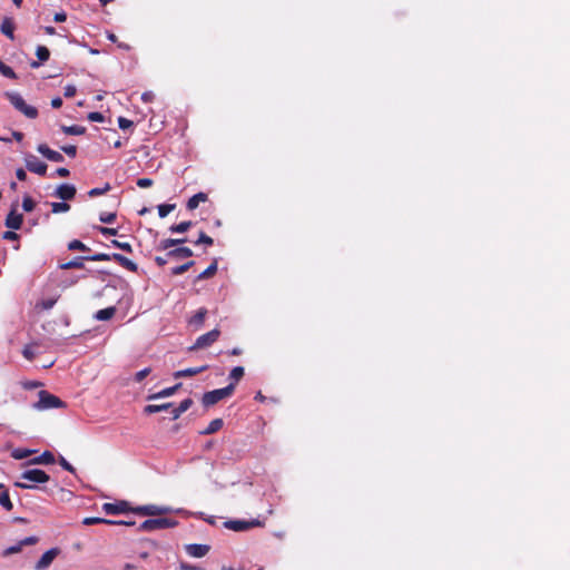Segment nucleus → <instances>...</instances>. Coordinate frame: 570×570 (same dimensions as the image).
Here are the masks:
<instances>
[{
  "label": "nucleus",
  "instance_id": "obj_1",
  "mask_svg": "<svg viewBox=\"0 0 570 570\" xmlns=\"http://www.w3.org/2000/svg\"><path fill=\"white\" fill-rule=\"evenodd\" d=\"M7 99L10 104L27 118L35 119L38 116L36 107L28 105L22 96L18 92H6Z\"/></svg>",
  "mask_w": 570,
  "mask_h": 570
},
{
  "label": "nucleus",
  "instance_id": "obj_2",
  "mask_svg": "<svg viewBox=\"0 0 570 570\" xmlns=\"http://www.w3.org/2000/svg\"><path fill=\"white\" fill-rule=\"evenodd\" d=\"M234 389H235V383H230L226 387L206 392L203 395L202 402H203L204 406H206V407L212 406V405L218 403L219 401H222L223 399L230 396L234 392Z\"/></svg>",
  "mask_w": 570,
  "mask_h": 570
},
{
  "label": "nucleus",
  "instance_id": "obj_3",
  "mask_svg": "<svg viewBox=\"0 0 570 570\" xmlns=\"http://www.w3.org/2000/svg\"><path fill=\"white\" fill-rule=\"evenodd\" d=\"M65 406V403L53 394L47 391L39 392V400L33 404V407L39 411L58 409Z\"/></svg>",
  "mask_w": 570,
  "mask_h": 570
},
{
  "label": "nucleus",
  "instance_id": "obj_4",
  "mask_svg": "<svg viewBox=\"0 0 570 570\" xmlns=\"http://www.w3.org/2000/svg\"><path fill=\"white\" fill-rule=\"evenodd\" d=\"M177 521L170 518H155L144 521L139 525L140 531L151 532L160 529L174 528Z\"/></svg>",
  "mask_w": 570,
  "mask_h": 570
},
{
  "label": "nucleus",
  "instance_id": "obj_5",
  "mask_svg": "<svg viewBox=\"0 0 570 570\" xmlns=\"http://www.w3.org/2000/svg\"><path fill=\"white\" fill-rule=\"evenodd\" d=\"M220 332L215 328L206 334L200 335L195 344L189 347V351L200 350L210 346L215 343L219 337Z\"/></svg>",
  "mask_w": 570,
  "mask_h": 570
},
{
  "label": "nucleus",
  "instance_id": "obj_6",
  "mask_svg": "<svg viewBox=\"0 0 570 570\" xmlns=\"http://www.w3.org/2000/svg\"><path fill=\"white\" fill-rule=\"evenodd\" d=\"M24 161L27 169L31 173L38 174L40 176L46 175L48 168L47 165L39 160L35 155L28 154L24 157Z\"/></svg>",
  "mask_w": 570,
  "mask_h": 570
},
{
  "label": "nucleus",
  "instance_id": "obj_7",
  "mask_svg": "<svg viewBox=\"0 0 570 570\" xmlns=\"http://www.w3.org/2000/svg\"><path fill=\"white\" fill-rule=\"evenodd\" d=\"M261 525L258 520L244 521V520H229L225 522V527L229 530L240 532L246 531L250 528Z\"/></svg>",
  "mask_w": 570,
  "mask_h": 570
},
{
  "label": "nucleus",
  "instance_id": "obj_8",
  "mask_svg": "<svg viewBox=\"0 0 570 570\" xmlns=\"http://www.w3.org/2000/svg\"><path fill=\"white\" fill-rule=\"evenodd\" d=\"M22 480H27L33 483H46L50 476L40 469L27 470L21 474Z\"/></svg>",
  "mask_w": 570,
  "mask_h": 570
},
{
  "label": "nucleus",
  "instance_id": "obj_9",
  "mask_svg": "<svg viewBox=\"0 0 570 570\" xmlns=\"http://www.w3.org/2000/svg\"><path fill=\"white\" fill-rule=\"evenodd\" d=\"M37 542H38V538L37 537H33V535L27 537V538L20 540L18 543H16V544L4 549L2 551V557H9L11 554L19 553V552H21L23 547H26V546H33Z\"/></svg>",
  "mask_w": 570,
  "mask_h": 570
},
{
  "label": "nucleus",
  "instance_id": "obj_10",
  "mask_svg": "<svg viewBox=\"0 0 570 570\" xmlns=\"http://www.w3.org/2000/svg\"><path fill=\"white\" fill-rule=\"evenodd\" d=\"M60 550L58 548H52L48 551H46L41 558L38 560V562L35 566L36 570H47L52 561L56 559V557L59 554Z\"/></svg>",
  "mask_w": 570,
  "mask_h": 570
},
{
  "label": "nucleus",
  "instance_id": "obj_11",
  "mask_svg": "<svg viewBox=\"0 0 570 570\" xmlns=\"http://www.w3.org/2000/svg\"><path fill=\"white\" fill-rule=\"evenodd\" d=\"M170 509L168 507H161V505H155V504H148V505H141L134 509V512L141 514V515H161L167 512H169Z\"/></svg>",
  "mask_w": 570,
  "mask_h": 570
},
{
  "label": "nucleus",
  "instance_id": "obj_12",
  "mask_svg": "<svg viewBox=\"0 0 570 570\" xmlns=\"http://www.w3.org/2000/svg\"><path fill=\"white\" fill-rule=\"evenodd\" d=\"M76 193H77V189L73 185L61 184L55 189L53 196L67 202V200L73 199L76 196Z\"/></svg>",
  "mask_w": 570,
  "mask_h": 570
},
{
  "label": "nucleus",
  "instance_id": "obj_13",
  "mask_svg": "<svg viewBox=\"0 0 570 570\" xmlns=\"http://www.w3.org/2000/svg\"><path fill=\"white\" fill-rule=\"evenodd\" d=\"M37 150L48 160L53 163H61L65 160L62 154L59 151L50 149L46 144H40L37 147Z\"/></svg>",
  "mask_w": 570,
  "mask_h": 570
},
{
  "label": "nucleus",
  "instance_id": "obj_14",
  "mask_svg": "<svg viewBox=\"0 0 570 570\" xmlns=\"http://www.w3.org/2000/svg\"><path fill=\"white\" fill-rule=\"evenodd\" d=\"M209 551V546L207 544H187L186 546V552L194 558H203L205 557Z\"/></svg>",
  "mask_w": 570,
  "mask_h": 570
},
{
  "label": "nucleus",
  "instance_id": "obj_15",
  "mask_svg": "<svg viewBox=\"0 0 570 570\" xmlns=\"http://www.w3.org/2000/svg\"><path fill=\"white\" fill-rule=\"evenodd\" d=\"M128 503L125 501H121L119 503H105L102 505V510L107 514H120L128 511Z\"/></svg>",
  "mask_w": 570,
  "mask_h": 570
},
{
  "label": "nucleus",
  "instance_id": "obj_16",
  "mask_svg": "<svg viewBox=\"0 0 570 570\" xmlns=\"http://www.w3.org/2000/svg\"><path fill=\"white\" fill-rule=\"evenodd\" d=\"M23 216L21 214L11 210L6 218V226L16 230L19 229L22 225Z\"/></svg>",
  "mask_w": 570,
  "mask_h": 570
},
{
  "label": "nucleus",
  "instance_id": "obj_17",
  "mask_svg": "<svg viewBox=\"0 0 570 570\" xmlns=\"http://www.w3.org/2000/svg\"><path fill=\"white\" fill-rule=\"evenodd\" d=\"M208 368V365H203V366H199V367H189V368H185V370H180V371H176L173 376L175 379H180V377H189V376H194V375H197L204 371H206Z\"/></svg>",
  "mask_w": 570,
  "mask_h": 570
},
{
  "label": "nucleus",
  "instance_id": "obj_18",
  "mask_svg": "<svg viewBox=\"0 0 570 570\" xmlns=\"http://www.w3.org/2000/svg\"><path fill=\"white\" fill-rule=\"evenodd\" d=\"M166 256L176 259L188 258L193 256V250L188 247H177L175 249L168 250Z\"/></svg>",
  "mask_w": 570,
  "mask_h": 570
},
{
  "label": "nucleus",
  "instance_id": "obj_19",
  "mask_svg": "<svg viewBox=\"0 0 570 570\" xmlns=\"http://www.w3.org/2000/svg\"><path fill=\"white\" fill-rule=\"evenodd\" d=\"M112 259L116 261L124 268H126L130 272H137V268H138L137 265L129 258L125 257L124 255L114 253Z\"/></svg>",
  "mask_w": 570,
  "mask_h": 570
},
{
  "label": "nucleus",
  "instance_id": "obj_20",
  "mask_svg": "<svg viewBox=\"0 0 570 570\" xmlns=\"http://www.w3.org/2000/svg\"><path fill=\"white\" fill-rule=\"evenodd\" d=\"M180 386H181V383H178L171 387H166L153 395H149L148 400H158V399H163V397H169V396L174 395Z\"/></svg>",
  "mask_w": 570,
  "mask_h": 570
},
{
  "label": "nucleus",
  "instance_id": "obj_21",
  "mask_svg": "<svg viewBox=\"0 0 570 570\" xmlns=\"http://www.w3.org/2000/svg\"><path fill=\"white\" fill-rule=\"evenodd\" d=\"M14 23L10 18H4L1 23V32L7 36L9 39H14Z\"/></svg>",
  "mask_w": 570,
  "mask_h": 570
},
{
  "label": "nucleus",
  "instance_id": "obj_22",
  "mask_svg": "<svg viewBox=\"0 0 570 570\" xmlns=\"http://www.w3.org/2000/svg\"><path fill=\"white\" fill-rule=\"evenodd\" d=\"M206 200H207V195L204 193H198L188 199L187 208L189 210H194L199 206L200 203H204Z\"/></svg>",
  "mask_w": 570,
  "mask_h": 570
},
{
  "label": "nucleus",
  "instance_id": "obj_23",
  "mask_svg": "<svg viewBox=\"0 0 570 570\" xmlns=\"http://www.w3.org/2000/svg\"><path fill=\"white\" fill-rule=\"evenodd\" d=\"M33 464H52L55 463V456L51 452L45 451L41 455L31 460Z\"/></svg>",
  "mask_w": 570,
  "mask_h": 570
},
{
  "label": "nucleus",
  "instance_id": "obj_24",
  "mask_svg": "<svg viewBox=\"0 0 570 570\" xmlns=\"http://www.w3.org/2000/svg\"><path fill=\"white\" fill-rule=\"evenodd\" d=\"M115 314H116V307L111 306V307H107L104 309H99L95 314V318L98 321H108V320L112 318Z\"/></svg>",
  "mask_w": 570,
  "mask_h": 570
},
{
  "label": "nucleus",
  "instance_id": "obj_25",
  "mask_svg": "<svg viewBox=\"0 0 570 570\" xmlns=\"http://www.w3.org/2000/svg\"><path fill=\"white\" fill-rule=\"evenodd\" d=\"M173 407V403H164V404H150V405H147L144 411L145 413L147 414H153V413H157V412H161V411H166L168 409Z\"/></svg>",
  "mask_w": 570,
  "mask_h": 570
},
{
  "label": "nucleus",
  "instance_id": "obj_26",
  "mask_svg": "<svg viewBox=\"0 0 570 570\" xmlns=\"http://www.w3.org/2000/svg\"><path fill=\"white\" fill-rule=\"evenodd\" d=\"M0 491V505L7 511H11L13 509V504L10 500L8 491L6 490V488Z\"/></svg>",
  "mask_w": 570,
  "mask_h": 570
},
{
  "label": "nucleus",
  "instance_id": "obj_27",
  "mask_svg": "<svg viewBox=\"0 0 570 570\" xmlns=\"http://www.w3.org/2000/svg\"><path fill=\"white\" fill-rule=\"evenodd\" d=\"M185 238H181V239H175V238H167V239H163L159 245H158V248L159 249H163V250H166V249H169L170 247H174V246H177V245H180L183 243H185Z\"/></svg>",
  "mask_w": 570,
  "mask_h": 570
},
{
  "label": "nucleus",
  "instance_id": "obj_28",
  "mask_svg": "<svg viewBox=\"0 0 570 570\" xmlns=\"http://www.w3.org/2000/svg\"><path fill=\"white\" fill-rule=\"evenodd\" d=\"M206 314H207V309L206 308H199L195 313V315L189 320V323L191 325L200 326L204 323V321H205Z\"/></svg>",
  "mask_w": 570,
  "mask_h": 570
},
{
  "label": "nucleus",
  "instance_id": "obj_29",
  "mask_svg": "<svg viewBox=\"0 0 570 570\" xmlns=\"http://www.w3.org/2000/svg\"><path fill=\"white\" fill-rule=\"evenodd\" d=\"M223 426V420L222 419H215L213 420L208 426L202 432V434H213L220 430Z\"/></svg>",
  "mask_w": 570,
  "mask_h": 570
},
{
  "label": "nucleus",
  "instance_id": "obj_30",
  "mask_svg": "<svg viewBox=\"0 0 570 570\" xmlns=\"http://www.w3.org/2000/svg\"><path fill=\"white\" fill-rule=\"evenodd\" d=\"M61 130L66 135H83L86 131V128L78 126V125H72V126H62Z\"/></svg>",
  "mask_w": 570,
  "mask_h": 570
},
{
  "label": "nucleus",
  "instance_id": "obj_31",
  "mask_svg": "<svg viewBox=\"0 0 570 570\" xmlns=\"http://www.w3.org/2000/svg\"><path fill=\"white\" fill-rule=\"evenodd\" d=\"M69 209H70V205L67 204L65 200L61 203H51V212L53 214L67 213V212H69Z\"/></svg>",
  "mask_w": 570,
  "mask_h": 570
},
{
  "label": "nucleus",
  "instance_id": "obj_32",
  "mask_svg": "<svg viewBox=\"0 0 570 570\" xmlns=\"http://www.w3.org/2000/svg\"><path fill=\"white\" fill-rule=\"evenodd\" d=\"M82 523L85 525L99 524V523L109 524V523H114V520H108V519H104V518H96V517H88V518H85L82 520Z\"/></svg>",
  "mask_w": 570,
  "mask_h": 570
},
{
  "label": "nucleus",
  "instance_id": "obj_33",
  "mask_svg": "<svg viewBox=\"0 0 570 570\" xmlns=\"http://www.w3.org/2000/svg\"><path fill=\"white\" fill-rule=\"evenodd\" d=\"M31 453H33L32 450H28V449H14L12 452H11V456L16 460H22V459H26L28 458Z\"/></svg>",
  "mask_w": 570,
  "mask_h": 570
},
{
  "label": "nucleus",
  "instance_id": "obj_34",
  "mask_svg": "<svg viewBox=\"0 0 570 570\" xmlns=\"http://www.w3.org/2000/svg\"><path fill=\"white\" fill-rule=\"evenodd\" d=\"M217 272V263L214 262L213 264H210L203 273H200L197 277V279H205V278H209L212 277L213 275H215V273Z\"/></svg>",
  "mask_w": 570,
  "mask_h": 570
},
{
  "label": "nucleus",
  "instance_id": "obj_35",
  "mask_svg": "<svg viewBox=\"0 0 570 570\" xmlns=\"http://www.w3.org/2000/svg\"><path fill=\"white\" fill-rule=\"evenodd\" d=\"M82 259H83L82 257H77L68 263L62 264L61 268L62 269L82 268L83 267Z\"/></svg>",
  "mask_w": 570,
  "mask_h": 570
},
{
  "label": "nucleus",
  "instance_id": "obj_36",
  "mask_svg": "<svg viewBox=\"0 0 570 570\" xmlns=\"http://www.w3.org/2000/svg\"><path fill=\"white\" fill-rule=\"evenodd\" d=\"M87 261L91 262H106L112 259V254H106V253H98L91 256L85 257Z\"/></svg>",
  "mask_w": 570,
  "mask_h": 570
},
{
  "label": "nucleus",
  "instance_id": "obj_37",
  "mask_svg": "<svg viewBox=\"0 0 570 570\" xmlns=\"http://www.w3.org/2000/svg\"><path fill=\"white\" fill-rule=\"evenodd\" d=\"M191 227V222H181L177 225H173L169 230L171 233H185Z\"/></svg>",
  "mask_w": 570,
  "mask_h": 570
},
{
  "label": "nucleus",
  "instance_id": "obj_38",
  "mask_svg": "<svg viewBox=\"0 0 570 570\" xmlns=\"http://www.w3.org/2000/svg\"><path fill=\"white\" fill-rule=\"evenodd\" d=\"M36 55L41 62L47 61L50 57V52H49L48 48L45 46H38L37 50H36Z\"/></svg>",
  "mask_w": 570,
  "mask_h": 570
},
{
  "label": "nucleus",
  "instance_id": "obj_39",
  "mask_svg": "<svg viewBox=\"0 0 570 570\" xmlns=\"http://www.w3.org/2000/svg\"><path fill=\"white\" fill-rule=\"evenodd\" d=\"M194 265L193 261H189L183 265L171 268V275H180L187 272Z\"/></svg>",
  "mask_w": 570,
  "mask_h": 570
},
{
  "label": "nucleus",
  "instance_id": "obj_40",
  "mask_svg": "<svg viewBox=\"0 0 570 570\" xmlns=\"http://www.w3.org/2000/svg\"><path fill=\"white\" fill-rule=\"evenodd\" d=\"M175 209L173 204H163L158 206V215L160 218H165L170 212Z\"/></svg>",
  "mask_w": 570,
  "mask_h": 570
},
{
  "label": "nucleus",
  "instance_id": "obj_41",
  "mask_svg": "<svg viewBox=\"0 0 570 570\" xmlns=\"http://www.w3.org/2000/svg\"><path fill=\"white\" fill-rule=\"evenodd\" d=\"M0 72L7 78L14 79L17 77L12 68L7 66L2 61H0Z\"/></svg>",
  "mask_w": 570,
  "mask_h": 570
},
{
  "label": "nucleus",
  "instance_id": "obj_42",
  "mask_svg": "<svg viewBox=\"0 0 570 570\" xmlns=\"http://www.w3.org/2000/svg\"><path fill=\"white\" fill-rule=\"evenodd\" d=\"M70 250H89V248L80 240L73 239L68 244Z\"/></svg>",
  "mask_w": 570,
  "mask_h": 570
},
{
  "label": "nucleus",
  "instance_id": "obj_43",
  "mask_svg": "<svg viewBox=\"0 0 570 570\" xmlns=\"http://www.w3.org/2000/svg\"><path fill=\"white\" fill-rule=\"evenodd\" d=\"M244 376V367L236 366L230 371L229 377L235 382H238Z\"/></svg>",
  "mask_w": 570,
  "mask_h": 570
},
{
  "label": "nucleus",
  "instance_id": "obj_44",
  "mask_svg": "<svg viewBox=\"0 0 570 570\" xmlns=\"http://www.w3.org/2000/svg\"><path fill=\"white\" fill-rule=\"evenodd\" d=\"M36 203L32 200L31 197L26 196L22 200V208L24 212H32L35 209Z\"/></svg>",
  "mask_w": 570,
  "mask_h": 570
},
{
  "label": "nucleus",
  "instance_id": "obj_45",
  "mask_svg": "<svg viewBox=\"0 0 570 570\" xmlns=\"http://www.w3.org/2000/svg\"><path fill=\"white\" fill-rule=\"evenodd\" d=\"M99 219L101 223L111 224L116 219V214L115 213H101L99 216Z\"/></svg>",
  "mask_w": 570,
  "mask_h": 570
},
{
  "label": "nucleus",
  "instance_id": "obj_46",
  "mask_svg": "<svg viewBox=\"0 0 570 570\" xmlns=\"http://www.w3.org/2000/svg\"><path fill=\"white\" fill-rule=\"evenodd\" d=\"M111 244L112 246L117 247V248H120L127 253H131L132 252V247L129 243H122V242H119V240H111Z\"/></svg>",
  "mask_w": 570,
  "mask_h": 570
},
{
  "label": "nucleus",
  "instance_id": "obj_47",
  "mask_svg": "<svg viewBox=\"0 0 570 570\" xmlns=\"http://www.w3.org/2000/svg\"><path fill=\"white\" fill-rule=\"evenodd\" d=\"M132 125H134V122L125 117L118 118V126L122 130L130 128Z\"/></svg>",
  "mask_w": 570,
  "mask_h": 570
},
{
  "label": "nucleus",
  "instance_id": "obj_48",
  "mask_svg": "<svg viewBox=\"0 0 570 570\" xmlns=\"http://www.w3.org/2000/svg\"><path fill=\"white\" fill-rule=\"evenodd\" d=\"M59 464L66 471H68L70 473H75V468L63 456H60Z\"/></svg>",
  "mask_w": 570,
  "mask_h": 570
},
{
  "label": "nucleus",
  "instance_id": "obj_49",
  "mask_svg": "<svg viewBox=\"0 0 570 570\" xmlns=\"http://www.w3.org/2000/svg\"><path fill=\"white\" fill-rule=\"evenodd\" d=\"M193 404V400L191 399H185L184 401L180 402V404L177 406V409L184 413L186 412Z\"/></svg>",
  "mask_w": 570,
  "mask_h": 570
},
{
  "label": "nucleus",
  "instance_id": "obj_50",
  "mask_svg": "<svg viewBox=\"0 0 570 570\" xmlns=\"http://www.w3.org/2000/svg\"><path fill=\"white\" fill-rule=\"evenodd\" d=\"M61 150L70 157H75L77 154V147L73 145L62 146Z\"/></svg>",
  "mask_w": 570,
  "mask_h": 570
},
{
  "label": "nucleus",
  "instance_id": "obj_51",
  "mask_svg": "<svg viewBox=\"0 0 570 570\" xmlns=\"http://www.w3.org/2000/svg\"><path fill=\"white\" fill-rule=\"evenodd\" d=\"M57 299L56 298H49V299H43L39 303V305L43 308V309H50L55 306Z\"/></svg>",
  "mask_w": 570,
  "mask_h": 570
},
{
  "label": "nucleus",
  "instance_id": "obj_52",
  "mask_svg": "<svg viewBox=\"0 0 570 570\" xmlns=\"http://www.w3.org/2000/svg\"><path fill=\"white\" fill-rule=\"evenodd\" d=\"M109 185L107 184L105 188H92L88 191V195L90 197H95V196H99V195H102L105 191H107L109 189Z\"/></svg>",
  "mask_w": 570,
  "mask_h": 570
},
{
  "label": "nucleus",
  "instance_id": "obj_53",
  "mask_svg": "<svg viewBox=\"0 0 570 570\" xmlns=\"http://www.w3.org/2000/svg\"><path fill=\"white\" fill-rule=\"evenodd\" d=\"M150 371H151V370H150L149 367H146V368H144V370H141V371L137 372V373L135 374V380H136L137 382H141V381L147 376V375H149Z\"/></svg>",
  "mask_w": 570,
  "mask_h": 570
},
{
  "label": "nucleus",
  "instance_id": "obj_54",
  "mask_svg": "<svg viewBox=\"0 0 570 570\" xmlns=\"http://www.w3.org/2000/svg\"><path fill=\"white\" fill-rule=\"evenodd\" d=\"M196 244H206V245H212L213 244V238L207 236L206 234L202 233L199 235V238L196 240Z\"/></svg>",
  "mask_w": 570,
  "mask_h": 570
},
{
  "label": "nucleus",
  "instance_id": "obj_55",
  "mask_svg": "<svg viewBox=\"0 0 570 570\" xmlns=\"http://www.w3.org/2000/svg\"><path fill=\"white\" fill-rule=\"evenodd\" d=\"M98 230L105 235V236H115L117 235V229L115 228H109V227H102V226H99L98 227Z\"/></svg>",
  "mask_w": 570,
  "mask_h": 570
},
{
  "label": "nucleus",
  "instance_id": "obj_56",
  "mask_svg": "<svg viewBox=\"0 0 570 570\" xmlns=\"http://www.w3.org/2000/svg\"><path fill=\"white\" fill-rule=\"evenodd\" d=\"M76 92H77V88H76V86H73V85H67V86L65 87V92H63V94H65V97H67V98H71V97H73V96L76 95Z\"/></svg>",
  "mask_w": 570,
  "mask_h": 570
},
{
  "label": "nucleus",
  "instance_id": "obj_57",
  "mask_svg": "<svg viewBox=\"0 0 570 570\" xmlns=\"http://www.w3.org/2000/svg\"><path fill=\"white\" fill-rule=\"evenodd\" d=\"M153 185V180L150 178H139L137 180V186L140 188H148Z\"/></svg>",
  "mask_w": 570,
  "mask_h": 570
},
{
  "label": "nucleus",
  "instance_id": "obj_58",
  "mask_svg": "<svg viewBox=\"0 0 570 570\" xmlns=\"http://www.w3.org/2000/svg\"><path fill=\"white\" fill-rule=\"evenodd\" d=\"M88 119H89L90 121L101 122V121H104V116H102V114H100V112L94 111V112H90V114L88 115Z\"/></svg>",
  "mask_w": 570,
  "mask_h": 570
},
{
  "label": "nucleus",
  "instance_id": "obj_59",
  "mask_svg": "<svg viewBox=\"0 0 570 570\" xmlns=\"http://www.w3.org/2000/svg\"><path fill=\"white\" fill-rule=\"evenodd\" d=\"M22 354L29 361L33 360L35 357V352L31 346H26L22 351Z\"/></svg>",
  "mask_w": 570,
  "mask_h": 570
},
{
  "label": "nucleus",
  "instance_id": "obj_60",
  "mask_svg": "<svg viewBox=\"0 0 570 570\" xmlns=\"http://www.w3.org/2000/svg\"><path fill=\"white\" fill-rule=\"evenodd\" d=\"M2 237L7 240H17L19 238L18 234L13 230L4 232Z\"/></svg>",
  "mask_w": 570,
  "mask_h": 570
},
{
  "label": "nucleus",
  "instance_id": "obj_61",
  "mask_svg": "<svg viewBox=\"0 0 570 570\" xmlns=\"http://www.w3.org/2000/svg\"><path fill=\"white\" fill-rule=\"evenodd\" d=\"M22 386L26 390H33V389L40 386V383L37 381H28V382L22 383Z\"/></svg>",
  "mask_w": 570,
  "mask_h": 570
},
{
  "label": "nucleus",
  "instance_id": "obj_62",
  "mask_svg": "<svg viewBox=\"0 0 570 570\" xmlns=\"http://www.w3.org/2000/svg\"><path fill=\"white\" fill-rule=\"evenodd\" d=\"M155 98V95L153 91H146L141 95V99L142 101L145 102H150L153 101V99Z\"/></svg>",
  "mask_w": 570,
  "mask_h": 570
},
{
  "label": "nucleus",
  "instance_id": "obj_63",
  "mask_svg": "<svg viewBox=\"0 0 570 570\" xmlns=\"http://www.w3.org/2000/svg\"><path fill=\"white\" fill-rule=\"evenodd\" d=\"M16 176L21 181H24L27 179V174H26L24 169H22V168H18L16 170Z\"/></svg>",
  "mask_w": 570,
  "mask_h": 570
},
{
  "label": "nucleus",
  "instance_id": "obj_64",
  "mask_svg": "<svg viewBox=\"0 0 570 570\" xmlns=\"http://www.w3.org/2000/svg\"><path fill=\"white\" fill-rule=\"evenodd\" d=\"M67 19V14L65 12H57L53 17L56 22H63Z\"/></svg>",
  "mask_w": 570,
  "mask_h": 570
}]
</instances>
